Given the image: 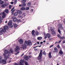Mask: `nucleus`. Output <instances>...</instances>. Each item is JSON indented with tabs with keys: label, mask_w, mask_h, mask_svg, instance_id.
<instances>
[{
	"label": "nucleus",
	"mask_w": 65,
	"mask_h": 65,
	"mask_svg": "<svg viewBox=\"0 0 65 65\" xmlns=\"http://www.w3.org/2000/svg\"><path fill=\"white\" fill-rule=\"evenodd\" d=\"M24 44L25 45L23 46V49H26L27 48L26 46H30L32 44V43L31 41H25L24 42Z\"/></svg>",
	"instance_id": "f257e3e1"
},
{
	"label": "nucleus",
	"mask_w": 65,
	"mask_h": 65,
	"mask_svg": "<svg viewBox=\"0 0 65 65\" xmlns=\"http://www.w3.org/2000/svg\"><path fill=\"white\" fill-rule=\"evenodd\" d=\"M42 50H41L40 51L39 54V56L38 57V60L39 61V62L41 63V61L42 62L43 60L41 59L42 58Z\"/></svg>",
	"instance_id": "f03ea898"
},
{
	"label": "nucleus",
	"mask_w": 65,
	"mask_h": 65,
	"mask_svg": "<svg viewBox=\"0 0 65 65\" xmlns=\"http://www.w3.org/2000/svg\"><path fill=\"white\" fill-rule=\"evenodd\" d=\"M23 62L25 63V65H29L28 62L25 60H23L22 61H20L19 63V65H24V64H23L22 62Z\"/></svg>",
	"instance_id": "7ed1b4c3"
},
{
	"label": "nucleus",
	"mask_w": 65,
	"mask_h": 65,
	"mask_svg": "<svg viewBox=\"0 0 65 65\" xmlns=\"http://www.w3.org/2000/svg\"><path fill=\"white\" fill-rule=\"evenodd\" d=\"M4 53L5 54H8V57L10 55V52L8 51V50H5L4 51Z\"/></svg>",
	"instance_id": "20e7f679"
},
{
	"label": "nucleus",
	"mask_w": 65,
	"mask_h": 65,
	"mask_svg": "<svg viewBox=\"0 0 65 65\" xmlns=\"http://www.w3.org/2000/svg\"><path fill=\"white\" fill-rule=\"evenodd\" d=\"M6 30L3 29L2 28H1L0 29V35H2V34L3 32L4 33H5V32H6Z\"/></svg>",
	"instance_id": "39448f33"
},
{
	"label": "nucleus",
	"mask_w": 65,
	"mask_h": 65,
	"mask_svg": "<svg viewBox=\"0 0 65 65\" xmlns=\"http://www.w3.org/2000/svg\"><path fill=\"white\" fill-rule=\"evenodd\" d=\"M12 24V22L9 21V23L8 24V25L9 27L10 28H12L13 27V25Z\"/></svg>",
	"instance_id": "423d86ee"
},
{
	"label": "nucleus",
	"mask_w": 65,
	"mask_h": 65,
	"mask_svg": "<svg viewBox=\"0 0 65 65\" xmlns=\"http://www.w3.org/2000/svg\"><path fill=\"white\" fill-rule=\"evenodd\" d=\"M51 32L52 35H55L56 34V31L54 30V29H51Z\"/></svg>",
	"instance_id": "0eeeda50"
},
{
	"label": "nucleus",
	"mask_w": 65,
	"mask_h": 65,
	"mask_svg": "<svg viewBox=\"0 0 65 65\" xmlns=\"http://www.w3.org/2000/svg\"><path fill=\"white\" fill-rule=\"evenodd\" d=\"M23 58L26 61H28L29 60V57L27 55H25L24 56Z\"/></svg>",
	"instance_id": "6e6552de"
},
{
	"label": "nucleus",
	"mask_w": 65,
	"mask_h": 65,
	"mask_svg": "<svg viewBox=\"0 0 65 65\" xmlns=\"http://www.w3.org/2000/svg\"><path fill=\"white\" fill-rule=\"evenodd\" d=\"M21 21V20H18L16 18H14L13 19V21L15 22H20Z\"/></svg>",
	"instance_id": "1a4fd4ad"
},
{
	"label": "nucleus",
	"mask_w": 65,
	"mask_h": 65,
	"mask_svg": "<svg viewBox=\"0 0 65 65\" xmlns=\"http://www.w3.org/2000/svg\"><path fill=\"white\" fill-rule=\"evenodd\" d=\"M15 52H18L19 50V47L18 46H17L15 48Z\"/></svg>",
	"instance_id": "9d476101"
},
{
	"label": "nucleus",
	"mask_w": 65,
	"mask_h": 65,
	"mask_svg": "<svg viewBox=\"0 0 65 65\" xmlns=\"http://www.w3.org/2000/svg\"><path fill=\"white\" fill-rule=\"evenodd\" d=\"M54 50L55 51H53V53H58V49H57V48L56 47H55L54 48Z\"/></svg>",
	"instance_id": "9b49d317"
},
{
	"label": "nucleus",
	"mask_w": 65,
	"mask_h": 65,
	"mask_svg": "<svg viewBox=\"0 0 65 65\" xmlns=\"http://www.w3.org/2000/svg\"><path fill=\"white\" fill-rule=\"evenodd\" d=\"M35 33V30H32L31 32V34L33 36H34V37H35V36H36V35H35V34H34Z\"/></svg>",
	"instance_id": "f8f14e48"
},
{
	"label": "nucleus",
	"mask_w": 65,
	"mask_h": 65,
	"mask_svg": "<svg viewBox=\"0 0 65 65\" xmlns=\"http://www.w3.org/2000/svg\"><path fill=\"white\" fill-rule=\"evenodd\" d=\"M1 62L2 64H5L6 63V60L4 59H3L2 61H1Z\"/></svg>",
	"instance_id": "ddd939ff"
},
{
	"label": "nucleus",
	"mask_w": 65,
	"mask_h": 65,
	"mask_svg": "<svg viewBox=\"0 0 65 65\" xmlns=\"http://www.w3.org/2000/svg\"><path fill=\"white\" fill-rule=\"evenodd\" d=\"M59 53L60 55H62L63 54V52L62 51V49L60 50V51L59 52Z\"/></svg>",
	"instance_id": "4468645a"
},
{
	"label": "nucleus",
	"mask_w": 65,
	"mask_h": 65,
	"mask_svg": "<svg viewBox=\"0 0 65 65\" xmlns=\"http://www.w3.org/2000/svg\"><path fill=\"white\" fill-rule=\"evenodd\" d=\"M17 13L19 14H22V11L19 10L17 11Z\"/></svg>",
	"instance_id": "2eb2a0df"
},
{
	"label": "nucleus",
	"mask_w": 65,
	"mask_h": 65,
	"mask_svg": "<svg viewBox=\"0 0 65 65\" xmlns=\"http://www.w3.org/2000/svg\"><path fill=\"white\" fill-rule=\"evenodd\" d=\"M46 35L48 38H50L51 37V35H50V34L49 33L46 34Z\"/></svg>",
	"instance_id": "dca6fc26"
},
{
	"label": "nucleus",
	"mask_w": 65,
	"mask_h": 65,
	"mask_svg": "<svg viewBox=\"0 0 65 65\" xmlns=\"http://www.w3.org/2000/svg\"><path fill=\"white\" fill-rule=\"evenodd\" d=\"M13 26L14 28H17V27H18V24H15V23H13Z\"/></svg>",
	"instance_id": "f3484780"
},
{
	"label": "nucleus",
	"mask_w": 65,
	"mask_h": 65,
	"mask_svg": "<svg viewBox=\"0 0 65 65\" xmlns=\"http://www.w3.org/2000/svg\"><path fill=\"white\" fill-rule=\"evenodd\" d=\"M8 26H5L4 27V30H7V29H8Z\"/></svg>",
	"instance_id": "a211bd4d"
},
{
	"label": "nucleus",
	"mask_w": 65,
	"mask_h": 65,
	"mask_svg": "<svg viewBox=\"0 0 65 65\" xmlns=\"http://www.w3.org/2000/svg\"><path fill=\"white\" fill-rule=\"evenodd\" d=\"M26 6V4L24 3L22 4L21 5V7H25V6Z\"/></svg>",
	"instance_id": "6ab92c4d"
},
{
	"label": "nucleus",
	"mask_w": 65,
	"mask_h": 65,
	"mask_svg": "<svg viewBox=\"0 0 65 65\" xmlns=\"http://www.w3.org/2000/svg\"><path fill=\"white\" fill-rule=\"evenodd\" d=\"M48 56L49 58H51L52 57V55H51V52H50L48 54Z\"/></svg>",
	"instance_id": "aec40b11"
},
{
	"label": "nucleus",
	"mask_w": 65,
	"mask_h": 65,
	"mask_svg": "<svg viewBox=\"0 0 65 65\" xmlns=\"http://www.w3.org/2000/svg\"><path fill=\"white\" fill-rule=\"evenodd\" d=\"M20 9L21 10H26V8L24 7L21 8H20Z\"/></svg>",
	"instance_id": "412c9836"
},
{
	"label": "nucleus",
	"mask_w": 65,
	"mask_h": 65,
	"mask_svg": "<svg viewBox=\"0 0 65 65\" xmlns=\"http://www.w3.org/2000/svg\"><path fill=\"white\" fill-rule=\"evenodd\" d=\"M21 2L23 3H25L26 2V0H22Z\"/></svg>",
	"instance_id": "4be33fe9"
},
{
	"label": "nucleus",
	"mask_w": 65,
	"mask_h": 65,
	"mask_svg": "<svg viewBox=\"0 0 65 65\" xmlns=\"http://www.w3.org/2000/svg\"><path fill=\"white\" fill-rule=\"evenodd\" d=\"M42 39V37H38L37 38V39L38 40H41V39Z\"/></svg>",
	"instance_id": "5701e85b"
},
{
	"label": "nucleus",
	"mask_w": 65,
	"mask_h": 65,
	"mask_svg": "<svg viewBox=\"0 0 65 65\" xmlns=\"http://www.w3.org/2000/svg\"><path fill=\"white\" fill-rule=\"evenodd\" d=\"M18 15V13L15 12L13 14L14 16H17Z\"/></svg>",
	"instance_id": "b1692460"
},
{
	"label": "nucleus",
	"mask_w": 65,
	"mask_h": 65,
	"mask_svg": "<svg viewBox=\"0 0 65 65\" xmlns=\"http://www.w3.org/2000/svg\"><path fill=\"white\" fill-rule=\"evenodd\" d=\"M5 12L6 13H8L9 12H8V9H6L5 10Z\"/></svg>",
	"instance_id": "393cba45"
},
{
	"label": "nucleus",
	"mask_w": 65,
	"mask_h": 65,
	"mask_svg": "<svg viewBox=\"0 0 65 65\" xmlns=\"http://www.w3.org/2000/svg\"><path fill=\"white\" fill-rule=\"evenodd\" d=\"M42 54L44 55L45 56H46V53L45 52V51H44L43 52H42Z\"/></svg>",
	"instance_id": "a878e982"
},
{
	"label": "nucleus",
	"mask_w": 65,
	"mask_h": 65,
	"mask_svg": "<svg viewBox=\"0 0 65 65\" xmlns=\"http://www.w3.org/2000/svg\"><path fill=\"white\" fill-rule=\"evenodd\" d=\"M58 32H59V34H61V30H60V29H58Z\"/></svg>",
	"instance_id": "bb28decb"
},
{
	"label": "nucleus",
	"mask_w": 65,
	"mask_h": 65,
	"mask_svg": "<svg viewBox=\"0 0 65 65\" xmlns=\"http://www.w3.org/2000/svg\"><path fill=\"white\" fill-rule=\"evenodd\" d=\"M35 34L37 36L38 35V32L37 31H36L35 32Z\"/></svg>",
	"instance_id": "cd10ccee"
},
{
	"label": "nucleus",
	"mask_w": 65,
	"mask_h": 65,
	"mask_svg": "<svg viewBox=\"0 0 65 65\" xmlns=\"http://www.w3.org/2000/svg\"><path fill=\"white\" fill-rule=\"evenodd\" d=\"M29 9L30 8H29V7H27L25 8V10H29Z\"/></svg>",
	"instance_id": "c85d7f7f"
},
{
	"label": "nucleus",
	"mask_w": 65,
	"mask_h": 65,
	"mask_svg": "<svg viewBox=\"0 0 65 65\" xmlns=\"http://www.w3.org/2000/svg\"><path fill=\"white\" fill-rule=\"evenodd\" d=\"M10 51L11 52V53H12V54H13V50L12 49H10Z\"/></svg>",
	"instance_id": "c756f323"
},
{
	"label": "nucleus",
	"mask_w": 65,
	"mask_h": 65,
	"mask_svg": "<svg viewBox=\"0 0 65 65\" xmlns=\"http://www.w3.org/2000/svg\"><path fill=\"white\" fill-rule=\"evenodd\" d=\"M57 47L58 48H60V49L61 48H60V46L59 45H57Z\"/></svg>",
	"instance_id": "7c9ffc66"
},
{
	"label": "nucleus",
	"mask_w": 65,
	"mask_h": 65,
	"mask_svg": "<svg viewBox=\"0 0 65 65\" xmlns=\"http://www.w3.org/2000/svg\"><path fill=\"white\" fill-rule=\"evenodd\" d=\"M19 42L20 44H22L23 43V41H19Z\"/></svg>",
	"instance_id": "2f4dec72"
},
{
	"label": "nucleus",
	"mask_w": 65,
	"mask_h": 65,
	"mask_svg": "<svg viewBox=\"0 0 65 65\" xmlns=\"http://www.w3.org/2000/svg\"><path fill=\"white\" fill-rule=\"evenodd\" d=\"M12 5H9V9H11V6Z\"/></svg>",
	"instance_id": "473e14b6"
},
{
	"label": "nucleus",
	"mask_w": 65,
	"mask_h": 65,
	"mask_svg": "<svg viewBox=\"0 0 65 65\" xmlns=\"http://www.w3.org/2000/svg\"><path fill=\"white\" fill-rule=\"evenodd\" d=\"M65 39V37L64 36H63L62 37H61L60 39Z\"/></svg>",
	"instance_id": "72a5a7b5"
},
{
	"label": "nucleus",
	"mask_w": 65,
	"mask_h": 65,
	"mask_svg": "<svg viewBox=\"0 0 65 65\" xmlns=\"http://www.w3.org/2000/svg\"><path fill=\"white\" fill-rule=\"evenodd\" d=\"M57 37H59V38H60V39L61 38V36H60V35H57Z\"/></svg>",
	"instance_id": "f704fd0d"
},
{
	"label": "nucleus",
	"mask_w": 65,
	"mask_h": 65,
	"mask_svg": "<svg viewBox=\"0 0 65 65\" xmlns=\"http://www.w3.org/2000/svg\"><path fill=\"white\" fill-rule=\"evenodd\" d=\"M3 55L4 56H5V58H6L5 59H6V60H7V57L5 56H6V55H5V54H3Z\"/></svg>",
	"instance_id": "c9c22d12"
},
{
	"label": "nucleus",
	"mask_w": 65,
	"mask_h": 65,
	"mask_svg": "<svg viewBox=\"0 0 65 65\" xmlns=\"http://www.w3.org/2000/svg\"><path fill=\"white\" fill-rule=\"evenodd\" d=\"M17 3V0H15V1L14 3V4H16Z\"/></svg>",
	"instance_id": "e433bc0d"
},
{
	"label": "nucleus",
	"mask_w": 65,
	"mask_h": 65,
	"mask_svg": "<svg viewBox=\"0 0 65 65\" xmlns=\"http://www.w3.org/2000/svg\"><path fill=\"white\" fill-rule=\"evenodd\" d=\"M3 58L2 57H1L0 56V61H2V59Z\"/></svg>",
	"instance_id": "4c0bfd02"
},
{
	"label": "nucleus",
	"mask_w": 65,
	"mask_h": 65,
	"mask_svg": "<svg viewBox=\"0 0 65 65\" xmlns=\"http://www.w3.org/2000/svg\"><path fill=\"white\" fill-rule=\"evenodd\" d=\"M15 11V10H14L12 11V15L13 14V12H14Z\"/></svg>",
	"instance_id": "58836bf2"
},
{
	"label": "nucleus",
	"mask_w": 65,
	"mask_h": 65,
	"mask_svg": "<svg viewBox=\"0 0 65 65\" xmlns=\"http://www.w3.org/2000/svg\"><path fill=\"white\" fill-rule=\"evenodd\" d=\"M4 3V1H2L0 2V4L1 5L2 4H3Z\"/></svg>",
	"instance_id": "ea45409f"
},
{
	"label": "nucleus",
	"mask_w": 65,
	"mask_h": 65,
	"mask_svg": "<svg viewBox=\"0 0 65 65\" xmlns=\"http://www.w3.org/2000/svg\"><path fill=\"white\" fill-rule=\"evenodd\" d=\"M31 5V3H28L27 4V5L28 6H30Z\"/></svg>",
	"instance_id": "a19ab883"
},
{
	"label": "nucleus",
	"mask_w": 65,
	"mask_h": 65,
	"mask_svg": "<svg viewBox=\"0 0 65 65\" xmlns=\"http://www.w3.org/2000/svg\"><path fill=\"white\" fill-rule=\"evenodd\" d=\"M18 41H23V40L22 39H19H19H18Z\"/></svg>",
	"instance_id": "79ce46f5"
},
{
	"label": "nucleus",
	"mask_w": 65,
	"mask_h": 65,
	"mask_svg": "<svg viewBox=\"0 0 65 65\" xmlns=\"http://www.w3.org/2000/svg\"><path fill=\"white\" fill-rule=\"evenodd\" d=\"M2 7H3V8H4V7H5V5L4 4H3V5L2 6Z\"/></svg>",
	"instance_id": "37998d69"
},
{
	"label": "nucleus",
	"mask_w": 65,
	"mask_h": 65,
	"mask_svg": "<svg viewBox=\"0 0 65 65\" xmlns=\"http://www.w3.org/2000/svg\"><path fill=\"white\" fill-rule=\"evenodd\" d=\"M5 17H6V15H3L2 16V18H5Z\"/></svg>",
	"instance_id": "c03bdc74"
},
{
	"label": "nucleus",
	"mask_w": 65,
	"mask_h": 65,
	"mask_svg": "<svg viewBox=\"0 0 65 65\" xmlns=\"http://www.w3.org/2000/svg\"><path fill=\"white\" fill-rule=\"evenodd\" d=\"M3 15H6V14H5V12H4L3 13Z\"/></svg>",
	"instance_id": "a18cd8bd"
},
{
	"label": "nucleus",
	"mask_w": 65,
	"mask_h": 65,
	"mask_svg": "<svg viewBox=\"0 0 65 65\" xmlns=\"http://www.w3.org/2000/svg\"><path fill=\"white\" fill-rule=\"evenodd\" d=\"M4 5H5V7H6V6H8V4H4Z\"/></svg>",
	"instance_id": "49530a36"
},
{
	"label": "nucleus",
	"mask_w": 65,
	"mask_h": 65,
	"mask_svg": "<svg viewBox=\"0 0 65 65\" xmlns=\"http://www.w3.org/2000/svg\"><path fill=\"white\" fill-rule=\"evenodd\" d=\"M14 9V7H13L11 10V11H12V10H13Z\"/></svg>",
	"instance_id": "de8ad7c7"
},
{
	"label": "nucleus",
	"mask_w": 65,
	"mask_h": 65,
	"mask_svg": "<svg viewBox=\"0 0 65 65\" xmlns=\"http://www.w3.org/2000/svg\"><path fill=\"white\" fill-rule=\"evenodd\" d=\"M0 20L1 21H2V20H3V19H2V18H1V16H0Z\"/></svg>",
	"instance_id": "09e8293b"
},
{
	"label": "nucleus",
	"mask_w": 65,
	"mask_h": 65,
	"mask_svg": "<svg viewBox=\"0 0 65 65\" xmlns=\"http://www.w3.org/2000/svg\"><path fill=\"white\" fill-rule=\"evenodd\" d=\"M53 46H54L53 45H52L50 46L49 47L50 48H51V47H53Z\"/></svg>",
	"instance_id": "8fccbe9b"
},
{
	"label": "nucleus",
	"mask_w": 65,
	"mask_h": 65,
	"mask_svg": "<svg viewBox=\"0 0 65 65\" xmlns=\"http://www.w3.org/2000/svg\"><path fill=\"white\" fill-rule=\"evenodd\" d=\"M38 49H37L36 48H35L34 49V50L35 51H38Z\"/></svg>",
	"instance_id": "3c124183"
},
{
	"label": "nucleus",
	"mask_w": 65,
	"mask_h": 65,
	"mask_svg": "<svg viewBox=\"0 0 65 65\" xmlns=\"http://www.w3.org/2000/svg\"><path fill=\"white\" fill-rule=\"evenodd\" d=\"M19 53H20L19 52H18L17 53H16L15 54V55H18V54H19Z\"/></svg>",
	"instance_id": "603ef678"
},
{
	"label": "nucleus",
	"mask_w": 65,
	"mask_h": 65,
	"mask_svg": "<svg viewBox=\"0 0 65 65\" xmlns=\"http://www.w3.org/2000/svg\"><path fill=\"white\" fill-rule=\"evenodd\" d=\"M11 4H13V2H11Z\"/></svg>",
	"instance_id": "864d4df0"
},
{
	"label": "nucleus",
	"mask_w": 65,
	"mask_h": 65,
	"mask_svg": "<svg viewBox=\"0 0 65 65\" xmlns=\"http://www.w3.org/2000/svg\"><path fill=\"white\" fill-rule=\"evenodd\" d=\"M38 30H40V27H38Z\"/></svg>",
	"instance_id": "5fc2aeb1"
},
{
	"label": "nucleus",
	"mask_w": 65,
	"mask_h": 65,
	"mask_svg": "<svg viewBox=\"0 0 65 65\" xmlns=\"http://www.w3.org/2000/svg\"><path fill=\"white\" fill-rule=\"evenodd\" d=\"M31 57H32V56L31 55H30L29 56V58H31Z\"/></svg>",
	"instance_id": "6e6d98bb"
},
{
	"label": "nucleus",
	"mask_w": 65,
	"mask_h": 65,
	"mask_svg": "<svg viewBox=\"0 0 65 65\" xmlns=\"http://www.w3.org/2000/svg\"><path fill=\"white\" fill-rule=\"evenodd\" d=\"M47 38V36H45L44 37V39H46Z\"/></svg>",
	"instance_id": "4d7b16f0"
},
{
	"label": "nucleus",
	"mask_w": 65,
	"mask_h": 65,
	"mask_svg": "<svg viewBox=\"0 0 65 65\" xmlns=\"http://www.w3.org/2000/svg\"><path fill=\"white\" fill-rule=\"evenodd\" d=\"M37 45V43H36L35 44H34V45Z\"/></svg>",
	"instance_id": "13d9d810"
},
{
	"label": "nucleus",
	"mask_w": 65,
	"mask_h": 65,
	"mask_svg": "<svg viewBox=\"0 0 65 65\" xmlns=\"http://www.w3.org/2000/svg\"><path fill=\"white\" fill-rule=\"evenodd\" d=\"M43 44V42H40V44Z\"/></svg>",
	"instance_id": "bf43d9fd"
},
{
	"label": "nucleus",
	"mask_w": 65,
	"mask_h": 65,
	"mask_svg": "<svg viewBox=\"0 0 65 65\" xmlns=\"http://www.w3.org/2000/svg\"><path fill=\"white\" fill-rule=\"evenodd\" d=\"M37 44H39V42H37Z\"/></svg>",
	"instance_id": "052dcab7"
},
{
	"label": "nucleus",
	"mask_w": 65,
	"mask_h": 65,
	"mask_svg": "<svg viewBox=\"0 0 65 65\" xmlns=\"http://www.w3.org/2000/svg\"><path fill=\"white\" fill-rule=\"evenodd\" d=\"M52 40V38H50L49 39V40H50V41H51V40Z\"/></svg>",
	"instance_id": "680f3d73"
},
{
	"label": "nucleus",
	"mask_w": 65,
	"mask_h": 65,
	"mask_svg": "<svg viewBox=\"0 0 65 65\" xmlns=\"http://www.w3.org/2000/svg\"><path fill=\"white\" fill-rule=\"evenodd\" d=\"M38 47V46H36V47H34L33 48H36V47Z\"/></svg>",
	"instance_id": "e2e57ef3"
},
{
	"label": "nucleus",
	"mask_w": 65,
	"mask_h": 65,
	"mask_svg": "<svg viewBox=\"0 0 65 65\" xmlns=\"http://www.w3.org/2000/svg\"><path fill=\"white\" fill-rule=\"evenodd\" d=\"M19 18H21L22 17L21 15H19L18 16Z\"/></svg>",
	"instance_id": "0e129e2a"
},
{
	"label": "nucleus",
	"mask_w": 65,
	"mask_h": 65,
	"mask_svg": "<svg viewBox=\"0 0 65 65\" xmlns=\"http://www.w3.org/2000/svg\"><path fill=\"white\" fill-rule=\"evenodd\" d=\"M24 55V54H22V55H21V56H23V55Z\"/></svg>",
	"instance_id": "69168bd1"
},
{
	"label": "nucleus",
	"mask_w": 65,
	"mask_h": 65,
	"mask_svg": "<svg viewBox=\"0 0 65 65\" xmlns=\"http://www.w3.org/2000/svg\"><path fill=\"white\" fill-rule=\"evenodd\" d=\"M58 43V42L57 41H56V42H55V44H56V43Z\"/></svg>",
	"instance_id": "338daca9"
},
{
	"label": "nucleus",
	"mask_w": 65,
	"mask_h": 65,
	"mask_svg": "<svg viewBox=\"0 0 65 65\" xmlns=\"http://www.w3.org/2000/svg\"><path fill=\"white\" fill-rule=\"evenodd\" d=\"M63 43H65V41H63Z\"/></svg>",
	"instance_id": "774afa93"
}]
</instances>
